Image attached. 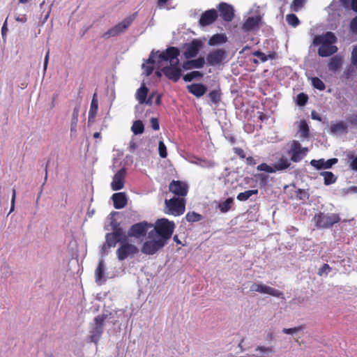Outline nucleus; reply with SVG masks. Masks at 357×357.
<instances>
[{
	"instance_id": "obj_22",
	"label": "nucleus",
	"mask_w": 357,
	"mask_h": 357,
	"mask_svg": "<svg viewBox=\"0 0 357 357\" xmlns=\"http://www.w3.org/2000/svg\"><path fill=\"white\" fill-rule=\"evenodd\" d=\"M105 270L106 268L104 264V261L101 259L99 261L98 266L95 271L96 281L98 284H103L106 280L105 275Z\"/></svg>"
},
{
	"instance_id": "obj_17",
	"label": "nucleus",
	"mask_w": 357,
	"mask_h": 357,
	"mask_svg": "<svg viewBox=\"0 0 357 357\" xmlns=\"http://www.w3.org/2000/svg\"><path fill=\"white\" fill-rule=\"evenodd\" d=\"M149 92V89L145 86L144 84H142L140 88H139L136 92V99L138 100L139 103L144 104L146 103L147 105L152 104V99L153 97V93L151 94L148 99H146L147 94Z\"/></svg>"
},
{
	"instance_id": "obj_55",
	"label": "nucleus",
	"mask_w": 357,
	"mask_h": 357,
	"mask_svg": "<svg viewBox=\"0 0 357 357\" xmlns=\"http://www.w3.org/2000/svg\"><path fill=\"white\" fill-rule=\"evenodd\" d=\"M261 283H252L250 285V290L255 292H260Z\"/></svg>"
},
{
	"instance_id": "obj_46",
	"label": "nucleus",
	"mask_w": 357,
	"mask_h": 357,
	"mask_svg": "<svg viewBox=\"0 0 357 357\" xmlns=\"http://www.w3.org/2000/svg\"><path fill=\"white\" fill-rule=\"evenodd\" d=\"M158 153L162 158H165L167 155V147L162 141L158 143Z\"/></svg>"
},
{
	"instance_id": "obj_31",
	"label": "nucleus",
	"mask_w": 357,
	"mask_h": 357,
	"mask_svg": "<svg viewBox=\"0 0 357 357\" xmlns=\"http://www.w3.org/2000/svg\"><path fill=\"white\" fill-rule=\"evenodd\" d=\"M291 163L289 160L285 158L282 157L278 160V161L273 165V167L275 168L276 171H280L287 169L290 166Z\"/></svg>"
},
{
	"instance_id": "obj_41",
	"label": "nucleus",
	"mask_w": 357,
	"mask_h": 357,
	"mask_svg": "<svg viewBox=\"0 0 357 357\" xmlns=\"http://www.w3.org/2000/svg\"><path fill=\"white\" fill-rule=\"evenodd\" d=\"M208 96L214 104H218L220 101V93L218 90H213L209 93Z\"/></svg>"
},
{
	"instance_id": "obj_8",
	"label": "nucleus",
	"mask_w": 357,
	"mask_h": 357,
	"mask_svg": "<svg viewBox=\"0 0 357 357\" xmlns=\"http://www.w3.org/2000/svg\"><path fill=\"white\" fill-rule=\"evenodd\" d=\"M134 20L135 15L126 17L120 23L105 32L103 34V37L105 38H109L110 37H114L125 32V31L130 26Z\"/></svg>"
},
{
	"instance_id": "obj_11",
	"label": "nucleus",
	"mask_w": 357,
	"mask_h": 357,
	"mask_svg": "<svg viewBox=\"0 0 357 357\" xmlns=\"http://www.w3.org/2000/svg\"><path fill=\"white\" fill-rule=\"evenodd\" d=\"M308 151L307 148L302 147L299 142L293 140L290 143L288 153L293 162H298L307 155Z\"/></svg>"
},
{
	"instance_id": "obj_25",
	"label": "nucleus",
	"mask_w": 357,
	"mask_h": 357,
	"mask_svg": "<svg viewBox=\"0 0 357 357\" xmlns=\"http://www.w3.org/2000/svg\"><path fill=\"white\" fill-rule=\"evenodd\" d=\"M156 6L158 9L167 10L175 9L177 3L174 0H157Z\"/></svg>"
},
{
	"instance_id": "obj_49",
	"label": "nucleus",
	"mask_w": 357,
	"mask_h": 357,
	"mask_svg": "<svg viewBox=\"0 0 357 357\" xmlns=\"http://www.w3.org/2000/svg\"><path fill=\"white\" fill-rule=\"evenodd\" d=\"M331 267L328 264H324L318 271V275L320 276L327 275L331 271Z\"/></svg>"
},
{
	"instance_id": "obj_4",
	"label": "nucleus",
	"mask_w": 357,
	"mask_h": 357,
	"mask_svg": "<svg viewBox=\"0 0 357 357\" xmlns=\"http://www.w3.org/2000/svg\"><path fill=\"white\" fill-rule=\"evenodd\" d=\"M166 243L162 238H160L155 235L151 236V231H149L148 238L142 248V252L146 255H153L163 248Z\"/></svg>"
},
{
	"instance_id": "obj_58",
	"label": "nucleus",
	"mask_w": 357,
	"mask_h": 357,
	"mask_svg": "<svg viewBox=\"0 0 357 357\" xmlns=\"http://www.w3.org/2000/svg\"><path fill=\"white\" fill-rule=\"evenodd\" d=\"M200 160H201V158H197V157H195V156L191 157L190 158L188 159L189 162L196 165H198V166H199Z\"/></svg>"
},
{
	"instance_id": "obj_14",
	"label": "nucleus",
	"mask_w": 357,
	"mask_h": 357,
	"mask_svg": "<svg viewBox=\"0 0 357 357\" xmlns=\"http://www.w3.org/2000/svg\"><path fill=\"white\" fill-rule=\"evenodd\" d=\"M226 57V52L222 49H218L211 52L207 56V61L211 66L220 64Z\"/></svg>"
},
{
	"instance_id": "obj_15",
	"label": "nucleus",
	"mask_w": 357,
	"mask_h": 357,
	"mask_svg": "<svg viewBox=\"0 0 357 357\" xmlns=\"http://www.w3.org/2000/svg\"><path fill=\"white\" fill-rule=\"evenodd\" d=\"M169 190L176 195L184 197L188 193V186L185 182L173 181L169 184Z\"/></svg>"
},
{
	"instance_id": "obj_9",
	"label": "nucleus",
	"mask_w": 357,
	"mask_h": 357,
	"mask_svg": "<svg viewBox=\"0 0 357 357\" xmlns=\"http://www.w3.org/2000/svg\"><path fill=\"white\" fill-rule=\"evenodd\" d=\"M314 220L318 227L326 228L338 222L340 220V218L339 215L336 213L325 214L320 213L318 215H315Z\"/></svg>"
},
{
	"instance_id": "obj_42",
	"label": "nucleus",
	"mask_w": 357,
	"mask_h": 357,
	"mask_svg": "<svg viewBox=\"0 0 357 357\" xmlns=\"http://www.w3.org/2000/svg\"><path fill=\"white\" fill-rule=\"evenodd\" d=\"M185 218H186L187 221L190 222H194L199 221L202 218V215L195 212H190V213H187Z\"/></svg>"
},
{
	"instance_id": "obj_19",
	"label": "nucleus",
	"mask_w": 357,
	"mask_h": 357,
	"mask_svg": "<svg viewBox=\"0 0 357 357\" xmlns=\"http://www.w3.org/2000/svg\"><path fill=\"white\" fill-rule=\"evenodd\" d=\"M337 162V158H331L327 160L321 158L319 160H312L310 165L317 169H330Z\"/></svg>"
},
{
	"instance_id": "obj_64",
	"label": "nucleus",
	"mask_w": 357,
	"mask_h": 357,
	"mask_svg": "<svg viewBox=\"0 0 357 357\" xmlns=\"http://www.w3.org/2000/svg\"><path fill=\"white\" fill-rule=\"evenodd\" d=\"M351 8L356 12H357V0H351Z\"/></svg>"
},
{
	"instance_id": "obj_63",
	"label": "nucleus",
	"mask_w": 357,
	"mask_h": 357,
	"mask_svg": "<svg viewBox=\"0 0 357 357\" xmlns=\"http://www.w3.org/2000/svg\"><path fill=\"white\" fill-rule=\"evenodd\" d=\"M7 31H8L7 20H6V21L4 22V23L3 24V26L1 28V34H2L3 37L6 35Z\"/></svg>"
},
{
	"instance_id": "obj_62",
	"label": "nucleus",
	"mask_w": 357,
	"mask_h": 357,
	"mask_svg": "<svg viewBox=\"0 0 357 357\" xmlns=\"http://www.w3.org/2000/svg\"><path fill=\"white\" fill-rule=\"evenodd\" d=\"M246 163L250 165H253L257 163V161L254 158L250 156L246 158Z\"/></svg>"
},
{
	"instance_id": "obj_13",
	"label": "nucleus",
	"mask_w": 357,
	"mask_h": 357,
	"mask_svg": "<svg viewBox=\"0 0 357 357\" xmlns=\"http://www.w3.org/2000/svg\"><path fill=\"white\" fill-rule=\"evenodd\" d=\"M126 174V169L123 167L114 174L111 183V188L113 190H119L124 187Z\"/></svg>"
},
{
	"instance_id": "obj_20",
	"label": "nucleus",
	"mask_w": 357,
	"mask_h": 357,
	"mask_svg": "<svg viewBox=\"0 0 357 357\" xmlns=\"http://www.w3.org/2000/svg\"><path fill=\"white\" fill-rule=\"evenodd\" d=\"M217 17L218 14L215 9L206 10L202 15L199 19V24L202 26L209 25L217 19Z\"/></svg>"
},
{
	"instance_id": "obj_16",
	"label": "nucleus",
	"mask_w": 357,
	"mask_h": 357,
	"mask_svg": "<svg viewBox=\"0 0 357 357\" xmlns=\"http://www.w3.org/2000/svg\"><path fill=\"white\" fill-rule=\"evenodd\" d=\"M202 45V43L197 39L193 40L190 43L188 44L184 52L185 58L190 59L196 56Z\"/></svg>"
},
{
	"instance_id": "obj_51",
	"label": "nucleus",
	"mask_w": 357,
	"mask_h": 357,
	"mask_svg": "<svg viewBox=\"0 0 357 357\" xmlns=\"http://www.w3.org/2000/svg\"><path fill=\"white\" fill-rule=\"evenodd\" d=\"M302 330L301 326L291 328H283L282 332L285 334L294 335Z\"/></svg>"
},
{
	"instance_id": "obj_12",
	"label": "nucleus",
	"mask_w": 357,
	"mask_h": 357,
	"mask_svg": "<svg viewBox=\"0 0 357 357\" xmlns=\"http://www.w3.org/2000/svg\"><path fill=\"white\" fill-rule=\"evenodd\" d=\"M153 225L146 222H139L133 225L128 232V236L130 237L139 238L146 234L149 228Z\"/></svg>"
},
{
	"instance_id": "obj_44",
	"label": "nucleus",
	"mask_w": 357,
	"mask_h": 357,
	"mask_svg": "<svg viewBox=\"0 0 357 357\" xmlns=\"http://www.w3.org/2000/svg\"><path fill=\"white\" fill-rule=\"evenodd\" d=\"M305 0H294L291 4L292 11L298 12L304 5Z\"/></svg>"
},
{
	"instance_id": "obj_40",
	"label": "nucleus",
	"mask_w": 357,
	"mask_h": 357,
	"mask_svg": "<svg viewBox=\"0 0 357 357\" xmlns=\"http://www.w3.org/2000/svg\"><path fill=\"white\" fill-rule=\"evenodd\" d=\"M286 20L288 24L294 27L298 26L300 23L298 18L294 14H289L286 16Z\"/></svg>"
},
{
	"instance_id": "obj_23",
	"label": "nucleus",
	"mask_w": 357,
	"mask_h": 357,
	"mask_svg": "<svg viewBox=\"0 0 357 357\" xmlns=\"http://www.w3.org/2000/svg\"><path fill=\"white\" fill-rule=\"evenodd\" d=\"M188 89L197 98L202 96L207 91L206 86L202 84H192L188 86Z\"/></svg>"
},
{
	"instance_id": "obj_48",
	"label": "nucleus",
	"mask_w": 357,
	"mask_h": 357,
	"mask_svg": "<svg viewBox=\"0 0 357 357\" xmlns=\"http://www.w3.org/2000/svg\"><path fill=\"white\" fill-rule=\"evenodd\" d=\"M254 56L258 57L261 62L266 61L268 59H273V56L272 54L266 55L264 53L260 51H256L252 53Z\"/></svg>"
},
{
	"instance_id": "obj_1",
	"label": "nucleus",
	"mask_w": 357,
	"mask_h": 357,
	"mask_svg": "<svg viewBox=\"0 0 357 357\" xmlns=\"http://www.w3.org/2000/svg\"><path fill=\"white\" fill-rule=\"evenodd\" d=\"M179 54V50L174 47H169L163 52H151L146 62L142 64L143 74L149 76L153 68H156L155 75L158 77L163 73L168 79L178 81L181 75Z\"/></svg>"
},
{
	"instance_id": "obj_45",
	"label": "nucleus",
	"mask_w": 357,
	"mask_h": 357,
	"mask_svg": "<svg viewBox=\"0 0 357 357\" xmlns=\"http://www.w3.org/2000/svg\"><path fill=\"white\" fill-rule=\"evenodd\" d=\"M258 171H264L268 173H274L275 172V168L268 165L266 163H262L257 166V167Z\"/></svg>"
},
{
	"instance_id": "obj_29",
	"label": "nucleus",
	"mask_w": 357,
	"mask_h": 357,
	"mask_svg": "<svg viewBox=\"0 0 357 357\" xmlns=\"http://www.w3.org/2000/svg\"><path fill=\"white\" fill-rule=\"evenodd\" d=\"M98 105L97 96L95 93L93 96V98H92V100L91 102L90 109L89 112V121H91L92 119H93L96 117L97 111H98Z\"/></svg>"
},
{
	"instance_id": "obj_50",
	"label": "nucleus",
	"mask_w": 357,
	"mask_h": 357,
	"mask_svg": "<svg viewBox=\"0 0 357 357\" xmlns=\"http://www.w3.org/2000/svg\"><path fill=\"white\" fill-rule=\"evenodd\" d=\"M307 95L303 93L298 94L296 98L297 104L301 106L304 105L307 102Z\"/></svg>"
},
{
	"instance_id": "obj_38",
	"label": "nucleus",
	"mask_w": 357,
	"mask_h": 357,
	"mask_svg": "<svg viewBox=\"0 0 357 357\" xmlns=\"http://www.w3.org/2000/svg\"><path fill=\"white\" fill-rule=\"evenodd\" d=\"M341 66V59L337 56H335L331 59L329 64L328 68L330 70L335 71L337 70Z\"/></svg>"
},
{
	"instance_id": "obj_56",
	"label": "nucleus",
	"mask_w": 357,
	"mask_h": 357,
	"mask_svg": "<svg viewBox=\"0 0 357 357\" xmlns=\"http://www.w3.org/2000/svg\"><path fill=\"white\" fill-rule=\"evenodd\" d=\"M347 120L351 124L357 126V114L350 115Z\"/></svg>"
},
{
	"instance_id": "obj_59",
	"label": "nucleus",
	"mask_w": 357,
	"mask_h": 357,
	"mask_svg": "<svg viewBox=\"0 0 357 357\" xmlns=\"http://www.w3.org/2000/svg\"><path fill=\"white\" fill-rule=\"evenodd\" d=\"M49 57H50V50H48L47 52L46 55L45 56V59H44V66H43L44 73L47 70V64H48V61H49Z\"/></svg>"
},
{
	"instance_id": "obj_52",
	"label": "nucleus",
	"mask_w": 357,
	"mask_h": 357,
	"mask_svg": "<svg viewBox=\"0 0 357 357\" xmlns=\"http://www.w3.org/2000/svg\"><path fill=\"white\" fill-rule=\"evenodd\" d=\"M351 63L357 68V46L355 47L352 51Z\"/></svg>"
},
{
	"instance_id": "obj_26",
	"label": "nucleus",
	"mask_w": 357,
	"mask_h": 357,
	"mask_svg": "<svg viewBox=\"0 0 357 357\" xmlns=\"http://www.w3.org/2000/svg\"><path fill=\"white\" fill-rule=\"evenodd\" d=\"M264 294H268L275 297H280L282 295V293L279 290L267 286L266 284H261L260 285V292Z\"/></svg>"
},
{
	"instance_id": "obj_36",
	"label": "nucleus",
	"mask_w": 357,
	"mask_h": 357,
	"mask_svg": "<svg viewBox=\"0 0 357 357\" xmlns=\"http://www.w3.org/2000/svg\"><path fill=\"white\" fill-rule=\"evenodd\" d=\"M144 130V127L142 121L139 120L134 121L131 127V130L135 135H140L143 133Z\"/></svg>"
},
{
	"instance_id": "obj_53",
	"label": "nucleus",
	"mask_w": 357,
	"mask_h": 357,
	"mask_svg": "<svg viewBox=\"0 0 357 357\" xmlns=\"http://www.w3.org/2000/svg\"><path fill=\"white\" fill-rule=\"evenodd\" d=\"M151 128L154 130H158L160 128L158 120L156 118H152L150 121Z\"/></svg>"
},
{
	"instance_id": "obj_35",
	"label": "nucleus",
	"mask_w": 357,
	"mask_h": 357,
	"mask_svg": "<svg viewBox=\"0 0 357 357\" xmlns=\"http://www.w3.org/2000/svg\"><path fill=\"white\" fill-rule=\"evenodd\" d=\"M234 199L232 197H229L225 202L219 204L218 208L221 212L227 213L231 208Z\"/></svg>"
},
{
	"instance_id": "obj_5",
	"label": "nucleus",
	"mask_w": 357,
	"mask_h": 357,
	"mask_svg": "<svg viewBox=\"0 0 357 357\" xmlns=\"http://www.w3.org/2000/svg\"><path fill=\"white\" fill-rule=\"evenodd\" d=\"M166 213L167 214L178 216L185 211V202L183 198H172L165 199Z\"/></svg>"
},
{
	"instance_id": "obj_30",
	"label": "nucleus",
	"mask_w": 357,
	"mask_h": 357,
	"mask_svg": "<svg viewBox=\"0 0 357 357\" xmlns=\"http://www.w3.org/2000/svg\"><path fill=\"white\" fill-rule=\"evenodd\" d=\"M204 64V59L203 58H199L195 60L188 61L183 64V68L185 69H190L192 68H200Z\"/></svg>"
},
{
	"instance_id": "obj_10",
	"label": "nucleus",
	"mask_w": 357,
	"mask_h": 357,
	"mask_svg": "<svg viewBox=\"0 0 357 357\" xmlns=\"http://www.w3.org/2000/svg\"><path fill=\"white\" fill-rule=\"evenodd\" d=\"M137 247L127 241L120 244L116 250V256L119 261L125 260L128 257H132L138 252Z\"/></svg>"
},
{
	"instance_id": "obj_7",
	"label": "nucleus",
	"mask_w": 357,
	"mask_h": 357,
	"mask_svg": "<svg viewBox=\"0 0 357 357\" xmlns=\"http://www.w3.org/2000/svg\"><path fill=\"white\" fill-rule=\"evenodd\" d=\"M106 243L103 245V248L106 246L108 248H114L116 246L117 243H122L127 241V236L126 232L122 228H116L112 233L106 234L105 236Z\"/></svg>"
},
{
	"instance_id": "obj_33",
	"label": "nucleus",
	"mask_w": 357,
	"mask_h": 357,
	"mask_svg": "<svg viewBox=\"0 0 357 357\" xmlns=\"http://www.w3.org/2000/svg\"><path fill=\"white\" fill-rule=\"evenodd\" d=\"M257 193H258L257 190H246L243 192H240L237 195V199L241 202H245V201L248 200L252 195H257Z\"/></svg>"
},
{
	"instance_id": "obj_6",
	"label": "nucleus",
	"mask_w": 357,
	"mask_h": 357,
	"mask_svg": "<svg viewBox=\"0 0 357 357\" xmlns=\"http://www.w3.org/2000/svg\"><path fill=\"white\" fill-rule=\"evenodd\" d=\"M105 317L104 315H98L94 319V322L91 325L89 331V340L91 342L97 344L103 333L104 321Z\"/></svg>"
},
{
	"instance_id": "obj_57",
	"label": "nucleus",
	"mask_w": 357,
	"mask_h": 357,
	"mask_svg": "<svg viewBox=\"0 0 357 357\" xmlns=\"http://www.w3.org/2000/svg\"><path fill=\"white\" fill-rule=\"evenodd\" d=\"M234 153L237 154L241 158H245V154L244 151L241 148H234Z\"/></svg>"
},
{
	"instance_id": "obj_54",
	"label": "nucleus",
	"mask_w": 357,
	"mask_h": 357,
	"mask_svg": "<svg viewBox=\"0 0 357 357\" xmlns=\"http://www.w3.org/2000/svg\"><path fill=\"white\" fill-rule=\"evenodd\" d=\"M350 29L354 33H357V17L351 20L350 23Z\"/></svg>"
},
{
	"instance_id": "obj_61",
	"label": "nucleus",
	"mask_w": 357,
	"mask_h": 357,
	"mask_svg": "<svg viewBox=\"0 0 357 357\" xmlns=\"http://www.w3.org/2000/svg\"><path fill=\"white\" fill-rule=\"evenodd\" d=\"M342 6L344 8H349L351 4V0H339Z\"/></svg>"
},
{
	"instance_id": "obj_28",
	"label": "nucleus",
	"mask_w": 357,
	"mask_h": 357,
	"mask_svg": "<svg viewBox=\"0 0 357 357\" xmlns=\"http://www.w3.org/2000/svg\"><path fill=\"white\" fill-rule=\"evenodd\" d=\"M347 126L342 122L340 121L335 123H333L331 126V132L333 134H343L347 132Z\"/></svg>"
},
{
	"instance_id": "obj_18",
	"label": "nucleus",
	"mask_w": 357,
	"mask_h": 357,
	"mask_svg": "<svg viewBox=\"0 0 357 357\" xmlns=\"http://www.w3.org/2000/svg\"><path fill=\"white\" fill-rule=\"evenodd\" d=\"M218 9L220 13V16L226 22H231L234 16V10L231 6L226 3H221L218 6Z\"/></svg>"
},
{
	"instance_id": "obj_43",
	"label": "nucleus",
	"mask_w": 357,
	"mask_h": 357,
	"mask_svg": "<svg viewBox=\"0 0 357 357\" xmlns=\"http://www.w3.org/2000/svg\"><path fill=\"white\" fill-rule=\"evenodd\" d=\"M312 84L314 88L320 91H323L325 89L324 83L318 77H313L312 79Z\"/></svg>"
},
{
	"instance_id": "obj_34",
	"label": "nucleus",
	"mask_w": 357,
	"mask_h": 357,
	"mask_svg": "<svg viewBox=\"0 0 357 357\" xmlns=\"http://www.w3.org/2000/svg\"><path fill=\"white\" fill-rule=\"evenodd\" d=\"M321 175L324 177L326 185H331L336 181V176L331 172H323Z\"/></svg>"
},
{
	"instance_id": "obj_2",
	"label": "nucleus",
	"mask_w": 357,
	"mask_h": 357,
	"mask_svg": "<svg viewBox=\"0 0 357 357\" xmlns=\"http://www.w3.org/2000/svg\"><path fill=\"white\" fill-rule=\"evenodd\" d=\"M336 41V37L331 32H327L323 35L316 36L313 40L314 45H320L318 50V54L322 57L329 56L337 50L336 46L333 45Z\"/></svg>"
},
{
	"instance_id": "obj_32",
	"label": "nucleus",
	"mask_w": 357,
	"mask_h": 357,
	"mask_svg": "<svg viewBox=\"0 0 357 357\" xmlns=\"http://www.w3.org/2000/svg\"><path fill=\"white\" fill-rule=\"evenodd\" d=\"M227 41V37L223 34H215L213 36L209 41L208 45L213 46L225 43Z\"/></svg>"
},
{
	"instance_id": "obj_39",
	"label": "nucleus",
	"mask_w": 357,
	"mask_h": 357,
	"mask_svg": "<svg viewBox=\"0 0 357 357\" xmlns=\"http://www.w3.org/2000/svg\"><path fill=\"white\" fill-rule=\"evenodd\" d=\"M216 165V163L211 160H208L206 158H201L199 162V167L202 168L211 169L213 168Z\"/></svg>"
},
{
	"instance_id": "obj_60",
	"label": "nucleus",
	"mask_w": 357,
	"mask_h": 357,
	"mask_svg": "<svg viewBox=\"0 0 357 357\" xmlns=\"http://www.w3.org/2000/svg\"><path fill=\"white\" fill-rule=\"evenodd\" d=\"M351 169L357 171V156L354 157L350 163Z\"/></svg>"
},
{
	"instance_id": "obj_3",
	"label": "nucleus",
	"mask_w": 357,
	"mask_h": 357,
	"mask_svg": "<svg viewBox=\"0 0 357 357\" xmlns=\"http://www.w3.org/2000/svg\"><path fill=\"white\" fill-rule=\"evenodd\" d=\"M174 223L167 219L158 220L153 229L150 231L151 236L155 235L167 243V241L171 238L174 232Z\"/></svg>"
},
{
	"instance_id": "obj_37",
	"label": "nucleus",
	"mask_w": 357,
	"mask_h": 357,
	"mask_svg": "<svg viewBox=\"0 0 357 357\" xmlns=\"http://www.w3.org/2000/svg\"><path fill=\"white\" fill-rule=\"evenodd\" d=\"M299 132L301 137L305 138L309 135V128L305 121H301L299 124Z\"/></svg>"
},
{
	"instance_id": "obj_24",
	"label": "nucleus",
	"mask_w": 357,
	"mask_h": 357,
	"mask_svg": "<svg viewBox=\"0 0 357 357\" xmlns=\"http://www.w3.org/2000/svg\"><path fill=\"white\" fill-rule=\"evenodd\" d=\"M80 106L76 105L73 111L71 122H70V132L71 134L76 133L77 126L78 123V116L79 113Z\"/></svg>"
},
{
	"instance_id": "obj_21",
	"label": "nucleus",
	"mask_w": 357,
	"mask_h": 357,
	"mask_svg": "<svg viewBox=\"0 0 357 357\" xmlns=\"http://www.w3.org/2000/svg\"><path fill=\"white\" fill-rule=\"evenodd\" d=\"M112 198L114 202V207L116 209L123 208L127 204V197L125 192L114 193Z\"/></svg>"
},
{
	"instance_id": "obj_47",
	"label": "nucleus",
	"mask_w": 357,
	"mask_h": 357,
	"mask_svg": "<svg viewBox=\"0 0 357 357\" xmlns=\"http://www.w3.org/2000/svg\"><path fill=\"white\" fill-rule=\"evenodd\" d=\"M202 77V74L198 71H192L184 75L183 79L185 82H190L196 77Z\"/></svg>"
},
{
	"instance_id": "obj_27",
	"label": "nucleus",
	"mask_w": 357,
	"mask_h": 357,
	"mask_svg": "<svg viewBox=\"0 0 357 357\" xmlns=\"http://www.w3.org/2000/svg\"><path fill=\"white\" fill-rule=\"evenodd\" d=\"M260 17L258 16L250 17L243 24V28L245 31H250L258 26Z\"/></svg>"
}]
</instances>
